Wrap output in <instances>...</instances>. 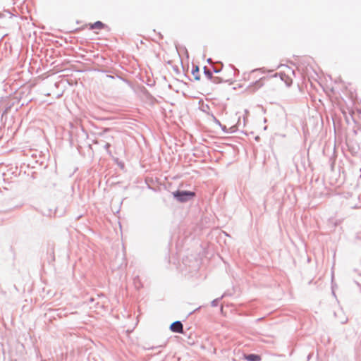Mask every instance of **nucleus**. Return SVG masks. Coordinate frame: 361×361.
Returning <instances> with one entry per match:
<instances>
[{"label": "nucleus", "instance_id": "nucleus-11", "mask_svg": "<svg viewBox=\"0 0 361 361\" xmlns=\"http://www.w3.org/2000/svg\"><path fill=\"white\" fill-rule=\"evenodd\" d=\"M197 269H198V264H197V265L195 267V269L194 270H192V271H190V273L192 274L193 272H196L197 271Z\"/></svg>", "mask_w": 361, "mask_h": 361}, {"label": "nucleus", "instance_id": "nucleus-22", "mask_svg": "<svg viewBox=\"0 0 361 361\" xmlns=\"http://www.w3.org/2000/svg\"><path fill=\"white\" fill-rule=\"evenodd\" d=\"M310 357H311V354H310L308 356H307V359L310 360Z\"/></svg>", "mask_w": 361, "mask_h": 361}, {"label": "nucleus", "instance_id": "nucleus-5", "mask_svg": "<svg viewBox=\"0 0 361 361\" xmlns=\"http://www.w3.org/2000/svg\"><path fill=\"white\" fill-rule=\"evenodd\" d=\"M348 97V101H345V103L346 104V106L348 109L352 108L354 105V102L353 100V97L354 96L353 92H343Z\"/></svg>", "mask_w": 361, "mask_h": 361}, {"label": "nucleus", "instance_id": "nucleus-23", "mask_svg": "<svg viewBox=\"0 0 361 361\" xmlns=\"http://www.w3.org/2000/svg\"><path fill=\"white\" fill-rule=\"evenodd\" d=\"M45 95H46V96H49V95H50V93H49V92H48V93H47Z\"/></svg>", "mask_w": 361, "mask_h": 361}, {"label": "nucleus", "instance_id": "nucleus-9", "mask_svg": "<svg viewBox=\"0 0 361 361\" xmlns=\"http://www.w3.org/2000/svg\"><path fill=\"white\" fill-rule=\"evenodd\" d=\"M211 116L212 117V120H213L214 123H216V125H218L219 126H221V123L219 121V120L217 119L214 114H212Z\"/></svg>", "mask_w": 361, "mask_h": 361}, {"label": "nucleus", "instance_id": "nucleus-6", "mask_svg": "<svg viewBox=\"0 0 361 361\" xmlns=\"http://www.w3.org/2000/svg\"><path fill=\"white\" fill-rule=\"evenodd\" d=\"M219 127L225 133H233L237 130V127L235 126H231L229 129H228L226 126L222 124L221 126Z\"/></svg>", "mask_w": 361, "mask_h": 361}, {"label": "nucleus", "instance_id": "nucleus-7", "mask_svg": "<svg viewBox=\"0 0 361 361\" xmlns=\"http://www.w3.org/2000/svg\"><path fill=\"white\" fill-rule=\"evenodd\" d=\"M225 295H226V293L223 294L220 298L213 300L211 302V305L212 307H216L219 305L220 300H221Z\"/></svg>", "mask_w": 361, "mask_h": 361}, {"label": "nucleus", "instance_id": "nucleus-12", "mask_svg": "<svg viewBox=\"0 0 361 361\" xmlns=\"http://www.w3.org/2000/svg\"><path fill=\"white\" fill-rule=\"evenodd\" d=\"M62 95H63V92H61V93H59V94H56L55 95V97H56V98H59V97H62Z\"/></svg>", "mask_w": 361, "mask_h": 361}, {"label": "nucleus", "instance_id": "nucleus-18", "mask_svg": "<svg viewBox=\"0 0 361 361\" xmlns=\"http://www.w3.org/2000/svg\"><path fill=\"white\" fill-rule=\"evenodd\" d=\"M349 113L352 116V114H353V111L352 109H349Z\"/></svg>", "mask_w": 361, "mask_h": 361}, {"label": "nucleus", "instance_id": "nucleus-21", "mask_svg": "<svg viewBox=\"0 0 361 361\" xmlns=\"http://www.w3.org/2000/svg\"><path fill=\"white\" fill-rule=\"evenodd\" d=\"M99 305V302H97L95 305V307H98V306Z\"/></svg>", "mask_w": 361, "mask_h": 361}, {"label": "nucleus", "instance_id": "nucleus-1", "mask_svg": "<svg viewBox=\"0 0 361 361\" xmlns=\"http://www.w3.org/2000/svg\"><path fill=\"white\" fill-rule=\"evenodd\" d=\"M173 197L179 202L184 203L195 197V192L189 190H177L172 192Z\"/></svg>", "mask_w": 361, "mask_h": 361}, {"label": "nucleus", "instance_id": "nucleus-8", "mask_svg": "<svg viewBox=\"0 0 361 361\" xmlns=\"http://www.w3.org/2000/svg\"><path fill=\"white\" fill-rule=\"evenodd\" d=\"M134 283L137 288H140L142 286L138 276L134 279Z\"/></svg>", "mask_w": 361, "mask_h": 361}, {"label": "nucleus", "instance_id": "nucleus-17", "mask_svg": "<svg viewBox=\"0 0 361 361\" xmlns=\"http://www.w3.org/2000/svg\"><path fill=\"white\" fill-rule=\"evenodd\" d=\"M44 102H47L48 104H51L52 103V102L48 100H44Z\"/></svg>", "mask_w": 361, "mask_h": 361}, {"label": "nucleus", "instance_id": "nucleus-14", "mask_svg": "<svg viewBox=\"0 0 361 361\" xmlns=\"http://www.w3.org/2000/svg\"><path fill=\"white\" fill-rule=\"evenodd\" d=\"M204 109H202V111H206V109H209V106H208L207 104H206V106H204Z\"/></svg>", "mask_w": 361, "mask_h": 361}, {"label": "nucleus", "instance_id": "nucleus-13", "mask_svg": "<svg viewBox=\"0 0 361 361\" xmlns=\"http://www.w3.org/2000/svg\"><path fill=\"white\" fill-rule=\"evenodd\" d=\"M204 109H202V111H206V109H209V106H208L207 104H206V106H204Z\"/></svg>", "mask_w": 361, "mask_h": 361}, {"label": "nucleus", "instance_id": "nucleus-10", "mask_svg": "<svg viewBox=\"0 0 361 361\" xmlns=\"http://www.w3.org/2000/svg\"><path fill=\"white\" fill-rule=\"evenodd\" d=\"M110 147H111V145H110L109 143H108V142H106V143L104 145V149L106 150V152H107V153H108L109 154H111V152L109 151V148H110Z\"/></svg>", "mask_w": 361, "mask_h": 361}, {"label": "nucleus", "instance_id": "nucleus-3", "mask_svg": "<svg viewBox=\"0 0 361 361\" xmlns=\"http://www.w3.org/2000/svg\"><path fill=\"white\" fill-rule=\"evenodd\" d=\"M169 329L174 333H183V326L180 321H176L171 324Z\"/></svg>", "mask_w": 361, "mask_h": 361}, {"label": "nucleus", "instance_id": "nucleus-19", "mask_svg": "<svg viewBox=\"0 0 361 361\" xmlns=\"http://www.w3.org/2000/svg\"><path fill=\"white\" fill-rule=\"evenodd\" d=\"M183 96H185V97H188V95L186 94V92H183Z\"/></svg>", "mask_w": 361, "mask_h": 361}, {"label": "nucleus", "instance_id": "nucleus-20", "mask_svg": "<svg viewBox=\"0 0 361 361\" xmlns=\"http://www.w3.org/2000/svg\"><path fill=\"white\" fill-rule=\"evenodd\" d=\"M347 322V319H345L344 321H341L342 324H345Z\"/></svg>", "mask_w": 361, "mask_h": 361}, {"label": "nucleus", "instance_id": "nucleus-4", "mask_svg": "<svg viewBox=\"0 0 361 361\" xmlns=\"http://www.w3.org/2000/svg\"><path fill=\"white\" fill-rule=\"evenodd\" d=\"M244 358L247 361H261L260 355L254 353L244 354Z\"/></svg>", "mask_w": 361, "mask_h": 361}, {"label": "nucleus", "instance_id": "nucleus-16", "mask_svg": "<svg viewBox=\"0 0 361 361\" xmlns=\"http://www.w3.org/2000/svg\"><path fill=\"white\" fill-rule=\"evenodd\" d=\"M94 301V299L93 298H90V302L89 303H92Z\"/></svg>", "mask_w": 361, "mask_h": 361}, {"label": "nucleus", "instance_id": "nucleus-15", "mask_svg": "<svg viewBox=\"0 0 361 361\" xmlns=\"http://www.w3.org/2000/svg\"><path fill=\"white\" fill-rule=\"evenodd\" d=\"M204 109H202V111H206V109H209V106H208L207 104H206V106H204Z\"/></svg>", "mask_w": 361, "mask_h": 361}, {"label": "nucleus", "instance_id": "nucleus-2", "mask_svg": "<svg viewBox=\"0 0 361 361\" xmlns=\"http://www.w3.org/2000/svg\"><path fill=\"white\" fill-rule=\"evenodd\" d=\"M138 96L144 103L152 105L157 101L156 99L149 94V92H137Z\"/></svg>", "mask_w": 361, "mask_h": 361}]
</instances>
